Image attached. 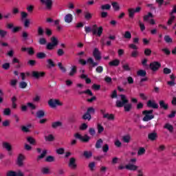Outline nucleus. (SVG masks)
<instances>
[{
  "instance_id": "nucleus-29",
  "label": "nucleus",
  "mask_w": 176,
  "mask_h": 176,
  "mask_svg": "<svg viewBox=\"0 0 176 176\" xmlns=\"http://www.w3.org/2000/svg\"><path fill=\"white\" fill-rule=\"evenodd\" d=\"M131 140V137L129 134H126V135H124L122 137V140L124 142L129 143L130 142Z\"/></svg>"
},
{
  "instance_id": "nucleus-32",
  "label": "nucleus",
  "mask_w": 176,
  "mask_h": 176,
  "mask_svg": "<svg viewBox=\"0 0 176 176\" xmlns=\"http://www.w3.org/2000/svg\"><path fill=\"white\" fill-rule=\"evenodd\" d=\"M111 8V5H110L109 3H106L105 5L101 6L102 10H110Z\"/></svg>"
},
{
  "instance_id": "nucleus-46",
  "label": "nucleus",
  "mask_w": 176,
  "mask_h": 176,
  "mask_svg": "<svg viewBox=\"0 0 176 176\" xmlns=\"http://www.w3.org/2000/svg\"><path fill=\"white\" fill-rule=\"evenodd\" d=\"M30 127H31V125L23 126L21 128L22 131H24L25 133H28V131H30Z\"/></svg>"
},
{
  "instance_id": "nucleus-19",
  "label": "nucleus",
  "mask_w": 176,
  "mask_h": 176,
  "mask_svg": "<svg viewBox=\"0 0 176 176\" xmlns=\"http://www.w3.org/2000/svg\"><path fill=\"white\" fill-rule=\"evenodd\" d=\"M69 167H70V168H76V162L75 158H70Z\"/></svg>"
},
{
  "instance_id": "nucleus-49",
  "label": "nucleus",
  "mask_w": 176,
  "mask_h": 176,
  "mask_svg": "<svg viewBox=\"0 0 176 176\" xmlns=\"http://www.w3.org/2000/svg\"><path fill=\"white\" fill-rule=\"evenodd\" d=\"M54 47H56V45L52 44V43H49L47 45V49L48 50H53V49H54Z\"/></svg>"
},
{
  "instance_id": "nucleus-31",
  "label": "nucleus",
  "mask_w": 176,
  "mask_h": 176,
  "mask_svg": "<svg viewBox=\"0 0 176 176\" xmlns=\"http://www.w3.org/2000/svg\"><path fill=\"white\" fill-rule=\"evenodd\" d=\"M51 43L55 46H57L58 45V38H57V37L52 36L51 38Z\"/></svg>"
},
{
  "instance_id": "nucleus-27",
  "label": "nucleus",
  "mask_w": 176,
  "mask_h": 176,
  "mask_svg": "<svg viewBox=\"0 0 176 176\" xmlns=\"http://www.w3.org/2000/svg\"><path fill=\"white\" fill-rule=\"evenodd\" d=\"M63 126V122L60 121H56L52 123L53 129H57L58 127H61Z\"/></svg>"
},
{
  "instance_id": "nucleus-50",
  "label": "nucleus",
  "mask_w": 176,
  "mask_h": 176,
  "mask_svg": "<svg viewBox=\"0 0 176 176\" xmlns=\"http://www.w3.org/2000/svg\"><path fill=\"white\" fill-rule=\"evenodd\" d=\"M92 89L94 90H100L101 86L100 85H97L96 83H94V85H92Z\"/></svg>"
},
{
  "instance_id": "nucleus-23",
  "label": "nucleus",
  "mask_w": 176,
  "mask_h": 176,
  "mask_svg": "<svg viewBox=\"0 0 176 176\" xmlns=\"http://www.w3.org/2000/svg\"><path fill=\"white\" fill-rule=\"evenodd\" d=\"M111 6H113V9L116 12L120 10V6L118 2H111Z\"/></svg>"
},
{
  "instance_id": "nucleus-3",
  "label": "nucleus",
  "mask_w": 176,
  "mask_h": 176,
  "mask_svg": "<svg viewBox=\"0 0 176 176\" xmlns=\"http://www.w3.org/2000/svg\"><path fill=\"white\" fill-rule=\"evenodd\" d=\"M136 162L137 159L135 157H134L133 159H131L129 164H126L125 166V168L131 171H136V170H138V166H135V164H133L134 163H136Z\"/></svg>"
},
{
  "instance_id": "nucleus-51",
  "label": "nucleus",
  "mask_w": 176,
  "mask_h": 176,
  "mask_svg": "<svg viewBox=\"0 0 176 176\" xmlns=\"http://www.w3.org/2000/svg\"><path fill=\"white\" fill-rule=\"evenodd\" d=\"M27 107H28V108H30L32 110H34L36 108V106H35V104H34V103H32V102H28Z\"/></svg>"
},
{
  "instance_id": "nucleus-40",
  "label": "nucleus",
  "mask_w": 176,
  "mask_h": 176,
  "mask_svg": "<svg viewBox=\"0 0 176 176\" xmlns=\"http://www.w3.org/2000/svg\"><path fill=\"white\" fill-rule=\"evenodd\" d=\"M138 54H139V52L138 51V49H134V50L131 54V56L133 58H136L138 57Z\"/></svg>"
},
{
  "instance_id": "nucleus-45",
  "label": "nucleus",
  "mask_w": 176,
  "mask_h": 176,
  "mask_svg": "<svg viewBox=\"0 0 176 176\" xmlns=\"http://www.w3.org/2000/svg\"><path fill=\"white\" fill-rule=\"evenodd\" d=\"M54 140V136L53 135H48L45 136V141L52 142Z\"/></svg>"
},
{
  "instance_id": "nucleus-14",
  "label": "nucleus",
  "mask_w": 176,
  "mask_h": 176,
  "mask_svg": "<svg viewBox=\"0 0 176 176\" xmlns=\"http://www.w3.org/2000/svg\"><path fill=\"white\" fill-rule=\"evenodd\" d=\"M81 75L80 76V79L85 80L87 84L89 83V76L86 74V72L85 70H81Z\"/></svg>"
},
{
  "instance_id": "nucleus-4",
  "label": "nucleus",
  "mask_w": 176,
  "mask_h": 176,
  "mask_svg": "<svg viewBox=\"0 0 176 176\" xmlns=\"http://www.w3.org/2000/svg\"><path fill=\"white\" fill-rule=\"evenodd\" d=\"M104 31V28L103 27L100 26L98 27V28L97 29V25L95 24L94 25V28H92L91 32L93 33L94 35H97L98 36H101L102 32Z\"/></svg>"
},
{
  "instance_id": "nucleus-53",
  "label": "nucleus",
  "mask_w": 176,
  "mask_h": 176,
  "mask_svg": "<svg viewBox=\"0 0 176 176\" xmlns=\"http://www.w3.org/2000/svg\"><path fill=\"white\" fill-rule=\"evenodd\" d=\"M47 153V151L46 150L43 151L42 153L38 155V159H43L45 156H46V154Z\"/></svg>"
},
{
  "instance_id": "nucleus-48",
  "label": "nucleus",
  "mask_w": 176,
  "mask_h": 176,
  "mask_svg": "<svg viewBox=\"0 0 176 176\" xmlns=\"http://www.w3.org/2000/svg\"><path fill=\"white\" fill-rule=\"evenodd\" d=\"M58 67L60 68L62 72H67V69H65V67H64V66H63V63H58Z\"/></svg>"
},
{
  "instance_id": "nucleus-38",
  "label": "nucleus",
  "mask_w": 176,
  "mask_h": 176,
  "mask_svg": "<svg viewBox=\"0 0 176 176\" xmlns=\"http://www.w3.org/2000/svg\"><path fill=\"white\" fill-rule=\"evenodd\" d=\"M90 64L92 65V67H97L98 65V63L95 62L91 57H89V65Z\"/></svg>"
},
{
  "instance_id": "nucleus-9",
  "label": "nucleus",
  "mask_w": 176,
  "mask_h": 176,
  "mask_svg": "<svg viewBox=\"0 0 176 176\" xmlns=\"http://www.w3.org/2000/svg\"><path fill=\"white\" fill-rule=\"evenodd\" d=\"M40 2L44 6H45L46 9H48V10L52 9V6H53L52 0H40Z\"/></svg>"
},
{
  "instance_id": "nucleus-25",
  "label": "nucleus",
  "mask_w": 176,
  "mask_h": 176,
  "mask_svg": "<svg viewBox=\"0 0 176 176\" xmlns=\"http://www.w3.org/2000/svg\"><path fill=\"white\" fill-rule=\"evenodd\" d=\"M164 128L167 129V130H168L170 133H173L174 130L173 124H170V123H166L165 126H164Z\"/></svg>"
},
{
  "instance_id": "nucleus-63",
  "label": "nucleus",
  "mask_w": 176,
  "mask_h": 176,
  "mask_svg": "<svg viewBox=\"0 0 176 176\" xmlns=\"http://www.w3.org/2000/svg\"><path fill=\"white\" fill-rule=\"evenodd\" d=\"M3 115H6V116H9V115H10V109H4Z\"/></svg>"
},
{
  "instance_id": "nucleus-21",
  "label": "nucleus",
  "mask_w": 176,
  "mask_h": 176,
  "mask_svg": "<svg viewBox=\"0 0 176 176\" xmlns=\"http://www.w3.org/2000/svg\"><path fill=\"white\" fill-rule=\"evenodd\" d=\"M160 108H162L163 109H165V110L168 109V104H166L164 100H161L160 101Z\"/></svg>"
},
{
  "instance_id": "nucleus-15",
  "label": "nucleus",
  "mask_w": 176,
  "mask_h": 176,
  "mask_svg": "<svg viewBox=\"0 0 176 176\" xmlns=\"http://www.w3.org/2000/svg\"><path fill=\"white\" fill-rule=\"evenodd\" d=\"M64 20L66 23L69 24L72 23V20H74V16L71 14H67L64 17Z\"/></svg>"
},
{
  "instance_id": "nucleus-44",
  "label": "nucleus",
  "mask_w": 176,
  "mask_h": 176,
  "mask_svg": "<svg viewBox=\"0 0 176 176\" xmlns=\"http://www.w3.org/2000/svg\"><path fill=\"white\" fill-rule=\"evenodd\" d=\"M138 24H139V26L140 27V30L142 32L144 31L146 28L145 24H144V23H142L141 20H139Z\"/></svg>"
},
{
  "instance_id": "nucleus-2",
  "label": "nucleus",
  "mask_w": 176,
  "mask_h": 176,
  "mask_svg": "<svg viewBox=\"0 0 176 176\" xmlns=\"http://www.w3.org/2000/svg\"><path fill=\"white\" fill-rule=\"evenodd\" d=\"M142 113L144 116L143 122H149V120H152V119H154L155 118V115H153V109L143 111Z\"/></svg>"
},
{
  "instance_id": "nucleus-26",
  "label": "nucleus",
  "mask_w": 176,
  "mask_h": 176,
  "mask_svg": "<svg viewBox=\"0 0 176 176\" xmlns=\"http://www.w3.org/2000/svg\"><path fill=\"white\" fill-rule=\"evenodd\" d=\"M129 17L131 19H133L134 17L135 13V9H133V8H130L128 9Z\"/></svg>"
},
{
  "instance_id": "nucleus-33",
  "label": "nucleus",
  "mask_w": 176,
  "mask_h": 176,
  "mask_svg": "<svg viewBox=\"0 0 176 176\" xmlns=\"http://www.w3.org/2000/svg\"><path fill=\"white\" fill-rule=\"evenodd\" d=\"M76 74V66H72L69 72V76H74Z\"/></svg>"
},
{
  "instance_id": "nucleus-13",
  "label": "nucleus",
  "mask_w": 176,
  "mask_h": 176,
  "mask_svg": "<svg viewBox=\"0 0 176 176\" xmlns=\"http://www.w3.org/2000/svg\"><path fill=\"white\" fill-rule=\"evenodd\" d=\"M7 176H24V173H23V172H21V170H18L16 172L10 170V171L8 172Z\"/></svg>"
},
{
  "instance_id": "nucleus-6",
  "label": "nucleus",
  "mask_w": 176,
  "mask_h": 176,
  "mask_svg": "<svg viewBox=\"0 0 176 176\" xmlns=\"http://www.w3.org/2000/svg\"><path fill=\"white\" fill-rule=\"evenodd\" d=\"M74 137L76 140H79L82 142H87L89 141V135L87 134L82 135L79 133H76L74 134Z\"/></svg>"
},
{
  "instance_id": "nucleus-57",
  "label": "nucleus",
  "mask_w": 176,
  "mask_h": 176,
  "mask_svg": "<svg viewBox=\"0 0 176 176\" xmlns=\"http://www.w3.org/2000/svg\"><path fill=\"white\" fill-rule=\"evenodd\" d=\"M38 58H45L46 57V54L43 52H40L37 54Z\"/></svg>"
},
{
  "instance_id": "nucleus-8",
  "label": "nucleus",
  "mask_w": 176,
  "mask_h": 176,
  "mask_svg": "<svg viewBox=\"0 0 176 176\" xmlns=\"http://www.w3.org/2000/svg\"><path fill=\"white\" fill-rule=\"evenodd\" d=\"M3 147L8 152L9 156L13 155V151H12V144H10V143L6 142H3Z\"/></svg>"
},
{
  "instance_id": "nucleus-35",
  "label": "nucleus",
  "mask_w": 176,
  "mask_h": 176,
  "mask_svg": "<svg viewBox=\"0 0 176 176\" xmlns=\"http://www.w3.org/2000/svg\"><path fill=\"white\" fill-rule=\"evenodd\" d=\"M131 32H130V31H125L124 34V38H125V39L130 40L131 39Z\"/></svg>"
},
{
  "instance_id": "nucleus-42",
  "label": "nucleus",
  "mask_w": 176,
  "mask_h": 176,
  "mask_svg": "<svg viewBox=\"0 0 176 176\" xmlns=\"http://www.w3.org/2000/svg\"><path fill=\"white\" fill-rule=\"evenodd\" d=\"M95 112H96V109H94L93 107H89V120H91V114L94 115Z\"/></svg>"
},
{
  "instance_id": "nucleus-43",
  "label": "nucleus",
  "mask_w": 176,
  "mask_h": 176,
  "mask_svg": "<svg viewBox=\"0 0 176 176\" xmlns=\"http://www.w3.org/2000/svg\"><path fill=\"white\" fill-rule=\"evenodd\" d=\"M145 152H146L145 148H139V150L138 151V155L139 156H141L142 155H144Z\"/></svg>"
},
{
  "instance_id": "nucleus-55",
  "label": "nucleus",
  "mask_w": 176,
  "mask_h": 176,
  "mask_svg": "<svg viewBox=\"0 0 176 176\" xmlns=\"http://www.w3.org/2000/svg\"><path fill=\"white\" fill-rule=\"evenodd\" d=\"M152 54V50L151 49L146 48L144 50V54L146 56H151Z\"/></svg>"
},
{
  "instance_id": "nucleus-17",
  "label": "nucleus",
  "mask_w": 176,
  "mask_h": 176,
  "mask_svg": "<svg viewBox=\"0 0 176 176\" xmlns=\"http://www.w3.org/2000/svg\"><path fill=\"white\" fill-rule=\"evenodd\" d=\"M157 133L156 132L149 133L148 135V140H150L151 141H155V140H157Z\"/></svg>"
},
{
  "instance_id": "nucleus-60",
  "label": "nucleus",
  "mask_w": 176,
  "mask_h": 176,
  "mask_svg": "<svg viewBox=\"0 0 176 176\" xmlns=\"http://www.w3.org/2000/svg\"><path fill=\"white\" fill-rule=\"evenodd\" d=\"M2 68L3 69H9V68H10V64L8 63H4L2 65Z\"/></svg>"
},
{
  "instance_id": "nucleus-34",
  "label": "nucleus",
  "mask_w": 176,
  "mask_h": 176,
  "mask_svg": "<svg viewBox=\"0 0 176 176\" xmlns=\"http://www.w3.org/2000/svg\"><path fill=\"white\" fill-rule=\"evenodd\" d=\"M89 170H91V171H95V170H96L95 162H91L89 163Z\"/></svg>"
},
{
  "instance_id": "nucleus-10",
  "label": "nucleus",
  "mask_w": 176,
  "mask_h": 176,
  "mask_svg": "<svg viewBox=\"0 0 176 176\" xmlns=\"http://www.w3.org/2000/svg\"><path fill=\"white\" fill-rule=\"evenodd\" d=\"M25 160V156L23 154H19L17 157L16 163L19 167H21L24 164V160Z\"/></svg>"
},
{
  "instance_id": "nucleus-5",
  "label": "nucleus",
  "mask_w": 176,
  "mask_h": 176,
  "mask_svg": "<svg viewBox=\"0 0 176 176\" xmlns=\"http://www.w3.org/2000/svg\"><path fill=\"white\" fill-rule=\"evenodd\" d=\"M48 105H50L51 108H56V107H61L63 103L57 99H51L48 101Z\"/></svg>"
},
{
  "instance_id": "nucleus-7",
  "label": "nucleus",
  "mask_w": 176,
  "mask_h": 176,
  "mask_svg": "<svg viewBox=\"0 0 176 176\" xmlns=\"http://www.w3.org/2000/svg\"><path fill=\"white\" fill-rule=\"evenodd\" d=\"M161 67L162 64L161 63H159V61H153V63H150V69L152 71H158Z\"/></svg>"
},
{
  "instance_id": "nucleus-39",
  "label": "nucleus",
  "mask_w": 176,
  "mask_h": 176,
  "mask_svg": "<svg viewBox=\"0 0 176 176\" xmlns=\"http://www.w3.org/2000/svg\"><path fill=\"white\" fill-rule=\"evenodd\" d=\"M30 24H31V21H30V19H25L23 22V25L25 28H28V27H30Z\"/></svg>"
},
{
  "instance_id": "nucleus-11",
  "label": "nucleus",
  "mask_w": 176,
  "mask_h": 176,
  "mask_svg": "<svg viewBox=\"0 0 176 176\" xmlns=\"http://www.w3.org/2000/svg\"><path fill=\"white\" fill-rule=\"evenodd\" d=\"M94 57L95 58V60H100L102 58L101 53L97 47H95L93 52Z\"/></svg>"
},
{
  "instance_id": "nucleus-47",
  "label": "nucleus",
  "mask_w": 176,
  "mask_h": 176,
  "mask_svg": "<svg viewBox=\"0 0 176 176\" xmlns=\"http://www.w3.org/2000/svg\"><path fill=\"white\" fill-rule=\"evenodd\" d=\"M102 151L104 152V153H107L109 151V146L108 144H104V145H103Z\"/></svg>"
},
{
  "instance_id": "nucleus-64",
  "label": "nucleus",
  "mask_w": 176,
  "mask_h": 176,
  "mask_svg": "<svg viewBox=\"0 0 176 176\" xmlns=\"http://www.w3.org/2000/svg\"><path fill=\"white\" fill-rule=\"evenodd\" d=\"M86 129H87V125L85 123L82 124L80 126V130H86Z\"/></svg>"
},
{
  "instance_id": "nucleus-24",
  "label": "nucleus",
  "mask_w": 176,
  "mask_h": 176,
  "mask_svg": "<svg viewBox=\"0 0 176 176\" xmlns=\"http://www.w3.org/2000/svg\"><path fill=\"white\" fill-rule=\"evenodd\" d=\"M102 144H103V140H102V138H99V140H98L96 141V144L95 145V147L97 149H100V148H102Z\"/></svg>"
},
{
  "instance_id": "nucleus-37",
  "label": "nucleus",
  "mask_w": 176,
  "mask_h": 176,
  "mask_svg": "<svg viewBox=\"0 0 176 176\" xmlns=\"http://www.w3.org/2000/svg\"><path fill=\"white\" fill-rule=\"evenodd\" d=\"M36 116L38 118H43L45 116V111L43 110H39L36 112Z\"/></svg>"
},
{
  "instance_id": "nucleus-56",
  "label": "nucleus",
  "mask_w": 176,
  "mask_h": 176,
  "mask_svg": "<svg viewBox=\"0 0 176 176\" xmlns=\"http://www.w3.org/2000/svg\"><path fill=\"white\" fill-rule=\"evenodd\" d=\"M47 63L49 65V67L51 68L52 67H54V62L52 59H48Z\"/></svg>"
},
{
  "instance_id": "nucleus-58",
  "label": "nucleus",
  "mask_w": 176,
  "mask_h": 176,
  "mask_svg": "<svg viewBox=\"0 0 176 176\" xmlns=\"http://www.w3.org/2000/svg\"><path fill=\"white\" fill-rule=\"evenodd\" d=\"M104 131V127L102 124H98V133H101Z\"/></svg>"
},
{
  "instance_id": "nucleus-61",
  "label": "nucleus",
  "mask_w": 176,
  "mask_h": 176,
  "mask_svg": "<svg viewBox=\"0 0 176 176\" xmlns=\"http://www.w3.org/2000/svg\"><path fill=\"white\" fill-rule=\"evenodd\" d=\"M164 74L166 75H168V74H171V69L168 67L164 68Z\"/></svg>"
},
{
  "instance_id": "nucleus-28",
  "label": "nucleus",
  "mask_w": 176,
  "mask_h": 176,
  "mask_svg": "<svg viewBox=\"0 0 176 176\" xmlns=\"http://www.w3.org/2000/svg\"><path fill=\"white\" fill-rule=\"evenodd\" d=\"M137 74L138 76H146V71L145 69H139L138 71Z\"/></svg>"
},
{
  "instance_id": "nucleus-1",
  "label": "nucleus",
  "mask_w": 176,
  "mask_h": 176,
  "mask_svg": "<svg viewBox=\"0 0 176 176\" xmlns=\"http://www.w3.org/2000/svg\"><path fill=\"white\" fill-rule=\"evenodd\" d=\"M120 97L121 98V100H117L116 102V107H117V108H122L124 107L125 112L131 111L133 105L131 102H129V100L125 94H120Z\"/></svg>"
},
{
  "instance_id": "nucleus-22",
  "label": "nucleus",
  "mask_w": 176,
  "mask_h": 176,
  "mask_svg": "<svg viewBox=\"0 0 176 176\" xmlns=\"http://www.w3.org/2000/svg\"><path fill=\"white\" fill-rule=\"evenodd\" d=\"M103 118H107L109 120H114L115 115H113V113H104Z\"/></svg>"
},
{
  "instance_id": "nucleus-52",
  "label": "nucleus",
  "mask_w": 176,
  "mask_h": 176,
  "mask_svg": "<svg viewBox=\"0 0 176 176\" xmlns=\"http://www.w3.org/2000/svg\"><path fill=\"white\" fill-rule=\"evenodd\" d=\"M96 72H98V74H101L102 72H103L104 68H103L102 66L99 65L98 67H96Z\"/></svg>"
},
{
  "instance_id": "nucleus-30",
  "label": "nucleus",
  "mask_w": 176,
  "mask_h": 176,
  "mask_svg": "<svg viewBox=\"0 0 176 176\" xmlns=\"http://www.w3.org/2000/svg\"><path fill=\"white\" fill-rule=\"evenodd\" d=\"M149 17H151V18L153 17V14L151 12H148V14H146L145 16H143V21H148Z\"/></svg>"
},
{
  "instance_id": "nucleus-20",
  "label": "nucleus",
  "mask_w": 176,
  "mask_h": 176,
  "mask_svg": "<svg viewBox=\"0 0 176 176\" xmlns=\"http://www.w3.org/2000/svg\"><path fill=\"white\" fill-rule=\"evenodd\" d=\"M170 17L169 18V19L168 20V25H171V24H173V21H174V20H175V16H174L173 13V10L172 12H170V13H169Z\"/></svg>"
},
{
  "instance_id": "nucleus-59",
  "label": "nucleus",
  "mask_w": 176,
  "mask_h": 176,
  "mask_svg": "<svg viewBox=\"0 0 176 176\" xmlns=\"http://www.w3.org/2000/svg\"><path fill=\"white\" fill-rule=\"evenodd\" d=\"M26 10H28V12L29 13H32L33 10H34V6H28L27 8H26Z\"/></svg>"
},
{
  "instance_id": "nucleus-16",
  "label": "nucleus",
  "mask_w": 176,
  "mask_h": 176,
  "mask_svg": "<svg viewBox=\"0 0 176 176\" xmlns=\"http://www.w3.org/2000/svg\"><path fill=\"white\" fill-rule=\"evenodd\" d=\"M32 75L34 78L38 79V78H42L43 76H45V73L39 72H32Z\"/></svg>"
},
{
  "instance_id": "nucleus-62",
  "label": "nucleus",
  "mask_w": 176,
  "mask_h": 176,
  "mask_svg": "<svg viewBox=\"0 0 176 176\" xmlns=\"http://www.w3.org/2000/svg\"><path fill=\"white\" fill-rule=\"evenodd\" d=\"M41 171H42L43 174H49V168L44 167L41 169Z\"/></svg>"
},
{
  "instance_id": "nucleus-54",
  "label": "nucleus",
  "mask_w": 176,
  "mask_h": 176,
  "mask_svg": "<svg viewBox=\"0 0 176 176\" xmlns=\"http://www.w3.org/2000/svg\"><path fill=\"white\" fill-rule=\"evenodd\" d=\"M124 71H131V68L129 67V64H124L122 65Z\"/></svg>"
},
{
  "instance_id": "nucleus-36",
  "label": "nucleus",
  "mask_w": 176,
  "mask_h": 176,
  "mask_svg": "<svg viewBox=\"0 0 176 176\" xmlns=\"http://www.w3.org/2000/svg\"><path fill=\"white\" fill-rule=\"evenodd\" d=\"M27 141L31 145H35V144L36 143V142L35 141V139H34L32 137H28L27 138Z\"/></svg>"
},
{
  "instance_id": "nucleus-41",
  "label": "nucleus",
  "mask_w": 176,
  "mask_h": 176,
  "mask_svg": "<svg viewBox=\"0 0 176 176\" xmlns=\"http://www.w3.org/2000/svg\"><path fill=\"white\" fill-rule=\"evenodd\" d=\"M164 40H165V42H166V43H170L173 42V39L172 38H170L169 35H165Z\"/></svg>"
},
{
  "instance_id": "nucleus-18",
  "label": "nucleus",
  "mask_w": 176,
  "mask_h": 176,
  "mask_svg": "<svg viewBox=\"0 0 176 176\" xmlns=\"http://www.w3.org/2000/svg\"><path fill=\"white\" fill-rule=\"evenodd\" d=\"M120 61L118 58H116V60H113L112 61H110L109 63V65H110L111 67H118V65H120Z\"/></svg>"
},
{
  "instance_id": "nucleus-12",
  "label": "nucleus",
  "mask_w": 176,
  "mask_h": 176,
  "mask_svg": "<svg viewBox=\"0 0 176 176\" xmlns=\"http://www.w3.org/2000/svg\"><path fill=\"white\" fill-rule=\"evenodd\" d=\"M147 107H148V108H153L154 109H157L159 108L158 104H157L155 100L152 101V100H148V101H147Z\"/></svg>"
}]
</instances>
